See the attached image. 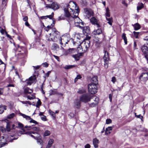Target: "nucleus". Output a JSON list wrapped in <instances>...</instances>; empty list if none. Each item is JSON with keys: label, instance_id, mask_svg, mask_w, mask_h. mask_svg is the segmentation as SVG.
<instances>
[{"label": "nucleus", "instance_id": "obj_29", "mask_svg": "<svg viewBox=\"0 0 148 148\" xmlns=\"http://www.w3.org/2000/svg\"><path fill=\"white\" fill-rule=\"evenodd\" d=\"M20 114L24 118H25L27 120H29L31 119L30 116L26 115L22 113H20Z\"/></svg>", "mask_w": 148, "mask_h": 148}, {"label": "nucleus", "instance_id": "obj_37", "mask_svg": "<svg viewBox=\"0 0 148 148\" xmlns=\"http://www.w3.org/2000/svg\"><path fill=\"white\" fill-rule=\"evenodd\" d=\"M7 1L8 0H2V5L4 8L6 6Z\"/></svg>", "mask_w": 148, "mask_h": 148}, {"label": "nucleus", "instance_id": "obj_17", "mask_svg": "<svg viewBox=\"0 0 148 148\" xmlns=\"http://www.w3.org/2000/svg\"><path fill=\"white\" fill-rule=\"evenodd\" d=\"M80 100L79 101L78 99H77L75 100L74 102V107L75 108L77 109H79L80 108Z\"/></svg>", "mask_w": 148, "mask_h": 148}, {"label": "nucleus", "instance_id": "obj_23", "mask_svg": "<svg viewBox=\"0 0 148 148\" xmlns=\"http://www.w3.org/2000/svg\"><path fill=\"white\" fill-rule=\"evenodd\" d=\"M59 48V47L58 45L55 43L53 44L52 46V50H57Z\"/></svg>", "mask_w": 148, "mask_h": 148}, {"label": "nucleus", "instance_id": "obj_6", "mask_svg": "<svg viewBox=\"0 0 148 148\" xmlns=\"http://www.w3.org/2000/svg\"><path fill=\"white\" fill-rule=\"evenodd\" d=\"M88 87V92L91 94H94L97 92V86L95 84H89Z\"/></svg>", "mask_w": 148, "mask_h": 148}, {"label": "nucleus", "instance_id": "obj_42", "mask_svg": "<svg viewBox=\"0 0 148 148\" xmlns=\"http://www.w3.org/2000/svg\"><path fill=\"white\" fill-rule=\"evenodd\" d=\"M36 132H34L30 131L29 132L27 133V134L30 135L32 137L35 138V137L33 135H32L31 134H36Z\"/></svg>", "mask_w": 148, "mask_h": 148}, {"label": "nucleus", "instance_id": "obj_48", "mask_svg": "<svg viewBox=\"0 0 148 148\" xmlns=\"http://www.w3.org/2000/svg\"><path fill=\"white\" fill-rule=\"evenodd\" d=\"M43 67H47L48 66L49 64L47 62H45L42 64Z\"/></svg>", "mask_w": 148, "mask_h": 148}, {"label": "nucleus", "instance_id": "obj_16", "mask_svg": "<svg viewBox=\"0 0 148 148\" xmlns=\"http://www.w3.org/2000/svg\"><path fill=\"white\" fill-rule=\"evenodd\" d=\"M102 33V30L101 28H99L97 29H95L92 32V34L94 35H99Z\"/></svg>", "mask_w": 148, "mask_h": 148}, {"label": "nucleus", "instance_id": "obj_49", "mask_svg": "<svg viewBox=\"0 0 148 148\" xmlns=\"http://www.w3.org/2000/svg\"><path fill=\"white\" fill-rule=\"evenodd\" d=\"M37 142L38 143H39L41 145H42L43 144V141L41 139H39V140H38L37 141Z\"/></svg>", "mask_w": 148, "mask_h": 148}, {"label": "nucleus", "instance_id": "obj_35", "mask_svg": "<svg viewBox=\"0 0 148 148\" xmlns=\"http://www.w3.org/2000/svg\"><path fill=\"white\" fill-rule=\"evenodd\" d=\"M15 116V114L14 113H12L11 114L8 115L7 118L9 119H11L13 118Z\"/></svg>", "mask_w": 148, "mask_h": 148}, {"label": "nucleus", "instance_id": "obj_4", "mask_svg": "<svg viewBox=\"0 0 148 148\" xmlns=\"http://www.w3.org/2000/svg\"><path fill=\"white\" fill-rule=\"evenodd\" d=\"M18 126L16 127L15 125L11 122L7 123L6 125V129L7 131L8 132H10L13 130H14L16 127H19L21 128H23V125L22 123L19 122L18 123Z\"/></svg>", "mask_w": 148, "mask_h": 148}, {"label": "nucleus", "instance_id": "obj_51", "mask_svg": "<svg viewBox=\"0 0 148 148\" xmlns=\"http://www.w3.org/2000/svg\"><path fill=\"white\" fill-rule=\"evenodd\" d=\"M64 18L63 16H61L58 17V20L60 21L62 20H64Z\"/></svg>", "mask_w": 148, "mask_h": 148}, {"label": "nucleus", "instance_id": "obj_54", "mask_svg": "<svg viewBox=\"0 0 148 148\" xmlns=\"http://www.w3.org/2000/svg\"><path fill=\"white\" fill-rule=\"evenodd\" d=\"M112 81L113 83H114L116 81V79L115 77H113L112 78Z\"/></svg>", "mask_w": 148, "mask_h": 148}, {"label": "nucleus", "instance_id": "obj_13", "mask_svg": "<svg viewBox=\"0 0 148 148\" xmlns=\"http://www.w3.org/2000/svg\"><path fill=\"white\" fill-rule=\"evenodd\" d=\"M36 77L35 75L32 76L30 77L28 80L26 81V82L27 85H30L32 84L35 82Z\"/></svg>", "mask_w": 148, "mask_h": 148}, {"label": "nucleus", "instance_id": "obj_2", "mask_svg": "<svg viewBox=\"0 0 148 148\" xmlns=\"http://www.w3.org/2000/svg\"><path fill=\"white\" fill-rule=\"evenodd\" d=\"M70 41L73 42L74 45H75V42L72 38H70V36L69 34L64 35L62 37H60V38L59 39V42L61 45L62 49H63L62 46L65 47L66 44H67Z\"/></svg>", "mask_w": 148, "mask_h": 148}, {"label": "nucleus", "instance_id": "obj_43", "mask_svg": "<svg viewBox=\"0 0 148 148\" xmlns=\"http://www.w3.org/2000/svg\"><path fill=\"white\" fill-rule=\"evenodd\" d=\"M106 18L110 17V15L108 9L106 10Z\"/></svg>", "mask_w": 148, "mask_h": 148}, {"label": "nucleus", "instance_id": "obj_60", "mask_svg": "<svg viewBox=\"0 0 148 148\" xmlns=\"http://www.w3.org/2000/svg\"><path fill=\"white\" fill-rule=\"evenodd\" d=\"M23 20L24 21H27L28 20V17L27 16L24 17L23 18Z\"/></svg>", "mask_w": 148, "mask_h": 148}, {"label": "nucleus", "instance_id": "obj_26", "mask_svg": "<svg viewBox=\"0 0 148 148\" xmlns=\"http://www.w3.org/2000/svg\"><path fill=\"white\" fill-rule=\"evenodd\" d=\"M122 38L124 40L125 44H127V39L126 36V34L125 33L123 34L122 36Z\"/></svg>", "mask_w": 148, "mask_h": 148}, {"label": "nucleus", "instance_id": "obj_30", "mask_svg": "<svg viewBox=\"0 0 148 148\" xmlns=\"http://www.w3.org/2000/svg\"><path fill=\"white\" fill-rule=\"evenodd\" d=\"M51 134V132L49 130H46L44 133L43 136H46L49 135Z\"/></svg>", "mask_w": 148, "mask_h": 148}, {"label": "nucleus", "instance_id": "obj_61", "mask_svg": "<svg viewBox=\"0 0 148 148\" xmlns=\"http://www.w3.org/2000/svg\"><path fill=\"white\" fill-rule=\"evenodd\" d=\"M51 71H48L46 74V76L47 77H48L49 76L50 74L51 73Z\"/></svg>", "mask_w": 148, "mask_h": 148}, {"label": "nucleus", "instance_id": "obj_28", "mask_svg": "<svg viewBox=\"0 0 148 148\" xmlns=\"http://www.w3.org/2000/svg\"><path fill=\"white\" fill-rule=\"evenodd\" d=\"M91 98L92 99H94L95 102V103H97V104L99 101V98L95 96H93L91 97Z\"/></svg>", "mask_w": 148, "mask_h": 148}, {"label": "nucleus", "instance_id": "obj_50", "mask_svg": "<svg viewBox=\"0 0 148 148\" xmlns=\"http://www.w3.org/2000/svg\"><path fill=\"white\" fill-rule=\"evenodd\" d=\"M135 114L136 117H137L138 118H140V119H141L142 120V119L143 118V117L142 116H141L140 114L139 115H136V113H135Z\"/></svg>", "mask_w": 148, "mask_h": 148}, {"label": "nucleus", "instance_id": "obj_46", "mask_svg": "<svg viewBox=\"0 0 148 148\" xmlns=\"http://www.w3.org/2000/svg\"><path fill=\"white\" fill-rule=\"evenodd\" d=\"M112 121L110 119H107L106 121V124H109L112 123Z\"/></svg>", "mask_w": 148, "mask_h": 148}, {"label": "nucleus", "instance_id": "obj_59", "mask_svg": "<svg viewBox=\"0 0 148 148\" xmlns=\"http://www.w3.org/2000/svg\"><path fill=\"white\" fill-rule=\"evenodd\" d=\"M90 146L89 144H87L85 146V148H90Z\"/></svg>", "mask_w": 148, "mask_h": 148}, {"label": "nucleus", "instance_id": "obj_12", "mask_svg": "<svg viewBox=\"0 0 148 148\" xmlns=\"http://www.w3.org/2000/svg\"><path fill=\"white\" fill-rule=\"evenodd\" d=\"M84 11L85 14L88 18L93 15V12L92 10L90 9L85 8L84 9Z\"/></svg>", "mask_w": 148, "mask_h": 148}, {"label": "nucleus", "instance_id": "obj_24", "mask_svg": "<svg viewBox=\"0 0 148 148\" xmlns=\"http://www.w3.org/2000/svg\"><path fill=\"white\" fill-rule=\"evenodd\" d=\"M133 26L134 27L135 30H138L140 28V25L138 23H136L133 25Z\"/></svg>", "mask_w": 148, "mask_h": 148}, {"label": "nucleus", "instance_id": "obj_3", "mask_svg": "<svg viewBox=\"0 0 148 148\" xmlns=\"http://www.w3.org/2000/svg\"><path fill=\"white\" fill-rule=\"evenodd\" d=\"M49 35L51 37L50 38L47 39L49 41H56L60 37L59 32L55 29L52 30L51 33Z\"/></svg>", "mask_w": 148, "mask_h": 148}, {"label": "nucleus", "instance_id": "obj_7", "mask_svg": "<svg viewBox=\"0 0 148 148\" xmlns=\"http://www.w3.org/2000/svg\"><path fill=\"white\" fill-rule=\"evenodd\" d=\"M91 99V96L87 94H84L80 98L81 101L85 103L90 101Z\"/></svg>", "mask_w": 148, "mask_h": 148}, {"label": "nucleus", "instance_id": "obj_11", "mask_svg": "<svg viewBox=\"0 0 148 148\" xmlns=\"http://www.w3.org/2000/svg\"><path fill=\"white\" fill-rule=\"evenodd\" d=\"M139 78L142 79V81L145 82L148 80V72L142 73Z\"/></svg>", "mask_w": 148, "mask_h": 148}, {"label": "nucleus", "instance_id": "obj_33", "mask_svg": "<svg viewBox=\"0 0 148 148\" xmlns=\"http://www.w3.org/2000/svg\"><path fill=\"white\" fill-rule=\"evenodd\" d=\"M31 129H32L33 130L36 131L35 132H36V134H37V132H38V131L40 130V129L39 127H33Z\"/></svg>", "mask_w": 148, "mask_h": 148}, {"label": "nucleus", "instance_id": "obj_55", "mask_svg": "<svg viewBox=\"0 0 148 148\" xmlns=\"http://www.w3.org/2000/svg\"><path fill=\"white\" fill-rule=\"evenodd\" d=\"M50 114H51V115L53 117L55 118V113L53 112H52V111H50Z\"/></svg>", "mask_w": 148, "mask_h": 148}, {"label": "nucleus", "instance_id": "obj_58", "mask_svg": "<svg viewBox=\"0 0 148 148\" xmlns=\"http://www.w3.org/2000/svg\"><path fill=\"white\" fill-rule=\"evenodd\" d=\"M0 32L2 34H3L4 33V30L1 27H0Z\"/></svg>", "mask_w": 148, "mask_h": 148}, {"label": "nucleus", "instance_id": "obj_5", "mask_svg": "<svg viewBox=\"0 0 148 148\" xmlns=\"http://www.w3.org/2000/svg\"><path fill=\"white\" fill-rule=\"evenodd\" d=\"M103 51L104 53V55L103 57V59L105 62L104 65L105 67L107 69L108 67V63L110 59L109 53L108 52L107 49L106 48H104V49Z\"/></svg>", "mask_w": 148, "mask_h": 148}, {"label": "nucleus", "instance_id": "obj_21", "mask_svg": "<svg viewBox=\"0 0 148 148\" xmlns=\"http://www.w3.org/2000/svg\"><path fill=\"white\" fill-rule=\"evenodd\" d=\"M6 106L1 105L0 106V114H2L6 109Z\"/></svg>", "mask_w": 148, "mask_h": 148}, {"label": "nucleus", "instance_id": "obj_41", "mask_svg": "<svg viewBox=\"0 0 148 148\" xmlns=\"http://www.w3.org/2000/svg\"><path fill=\"white\" fill-rule=\"evenodd\" d=\"M88 104L89 106L92 107L96 106L97 105V103H95V102H93L91 103H89Z\"/></svg>", "mask_w": 148, "mask_h": 148}, {"label": "nucleus", "instance_id": "obj_31", "mask_svg": "<svg viewBox=\"0 0 148 148\" xmlns=\"http://www.w3.org/2000/svg\"><path fill=\"white\" fill-rule=\"evenodd\" d=\"M106 20L108 21V23L110 25H112V23L113 22V20L112 18H106Z\"/></svg>", "mask_w": 148, "mask_h": 148}, {"label": "nucleus", "instance_id": "obj_57", "mask_svg": "<svg viewBox=\"0 0 148 148\" xmlns=\"http://www.w3.org/2000/svg\"><path fill=\"white\" fill-rule=\"evenodd\" d=\"M91 37L90 36H87L85 38V40L84 41H86L87 40H89L90 39Z\"/></svg>", "mask_w": 148, "mask_h": 148}, {"label": "nucleus", "instance_id": "obj_27", "mask_svg": "<svg viewBox=\"0 0 148 148\" xmlns=\"http://www.w3.org/2000/svg\"><path fill=\"white\" fill-rule=\"evenodd\" d=\"M82 45L81 46H79L77 49V51L79 53H82V54L85 52H84V49H82Z\"/></svg>", "mask_w": 148, "mask_h": 148}, {"label": "nucleus", "instance_id": "obj_20", "mask_svg": "<svg viewBox=\"0 0 148 148\" xmlns=\"http://www.w3.org/2000/svg\"><path fill=\"white\" fill-rule=\"evenodd\" d=\"M54 140L53 139H49L46 148H50Z\"/></svg>", "mask_w": 148, "mask_h": 148}, {"label": "nucleus", "instance_id": "obj_18", "mask_svg": "<svg viewBox=\"0 0 148 148\" xmlns=\"http://www.w3.org/2000/svg\"><path fill=\"white\" fill-rule=\"evenodd\" d=\"M99 143L98 139L96 138H95L93 140V144L95 148H97L98 147V144Z\"/></svg>", "mask_w": 148, "mask_h": 148}, {"label": "nucleus", "instance_id": "obj_52", "mask_svg": "<svg viewBox=\"0 0 148 148\" xmlns=\"http://www.w3.org/2000/svg\"><path fill=\"white\" fill-rule=\"evenodd\" d=\"M41 104V102L39 99H38V101L37 102L36 104V106L38 107V106H40Z\"/></svg>", "mask_w": 148, "mask_h": 148}, {"label": "nucleus", "instance_id": "obj_15", "mask_svg": "<svg viewBox=\"0 0 148 148\" xmlns=\"http://www.w3.org/2000/svg\"><path fill=\"white\" fill-rule=\"evenodd\" d=\"M82 56V53H79L77 54L72 55V57L75 59V60L78 61L79 60L81 57Z\"/></svg>", "mask_w": 148, "mask_h": 148}, {"label": "nucleus", "instance_id": "obj_34", "mask_svg": "<svg viewBox=\"0 0 148 148\" xmlns=\"http://www.w3.org/2000/svg\"><path fill=\"white\" fill-rule=\"evenodd\" d=\"M53 26V25H48L47 27H45V28L44 29H45V31L48 32L50 29H51L52 28Z\"/></svg>", "mask_w": 148, "mask_h": 148}, {"label": "nucleus", "instance_id": "obj_32", "mask_svg": "<svg viewBox=\"0 0 148 148\" xmlns=\"http://www.w3.org/2000/svg\"><path fill=\"white\" fill-rule=\"evenodd\" d=\"M75 66V65H66L64 68L66 69H69Z\"/></svg>", "mask_w": 148, "mask_h": 148}, {"label": "nucleus", "instance_id": "obj_56", "mask_svg": "<svg viewBox=\"0 0 148 148\" xmlns=\"http://www.w3.org/2000/svg\"><path fill=\"white\" fill-rule=\"evenodd\" d=\"M53 56L55 58H56L58 61H60V58L58 56H55V55H53Z\"/></svg>", "mask_w": 148, "mask_h": 148}, {"label": "nucleus", "instance_id": "obj_63", "mask_svg": "<svg viewBox=\"0 0 148 148\" xmlns=\"http://www.w3.org/2000/svg\"><path fill=\"white\" fill-rule=\"evenodd\" d=\"M112 95L111 94H110L109 95V99L110 100V101L111 102L112 101Z\"/></svg>", "mask_w": 148, "mask_h": 148}, {"label": "nucleus", "instance_id": "obj_14", "mask_svg": "<svg viewBox=\"0 0 148 148\" xmlns=\"http://www.w3.org/2000/svg\"><path fill=\"white\" fill-rule=\"evenodd\" d=\"M141 50L143 53L145 55V57L148 56V48L145 45L142 47Z\"/></svg>", "mask_w": 148, "mask_h": 148}, {"label": "nucleus", "instance_id": "obj_44", "mask_svg": "<svg viewBox=\"0 0 148 148\" xmlns=\"http://www.w3.org/2000/svg\"><path fill=\"white\" fill-rule=\"evenodd\" d=\"M29 120H30L29 122L30 123H33L34 124H38V122L36 121L33 119H32L31 118V119H30Z\"/></svg>", "mask_w": 148, "mask_h": 148}, {"label": "nucleus", "instance_id": "obj_19", "mask_svg": "<svg viewBox=\"0 0 148 148\" xmlns=\"http://www.w3.org/2000/svg\"><path fill=\"white\" fill-rule=\"evenodd\" d=\"M91 81V83L93 84H95L96 85H97L98 83L97 77L96 76L93 77L92 78Z\"/></svg>", "mask_w": 148, "mask_h": 148}, {"label": "nucleus", "instance_id": "obj_36", "mask_svg": "<svg viewBox=\"0 0 148 148\" xmlns=\"http://www.w3.org/2000/svg\"><path fill=\"white\" fill-rule=\"evenodd\" d=\"M27 97L28 99L29 100H31L35 98V96L34 95H28L27 96Z\"/></svg>", "mask_w": 148, "mask_h": 148}, {"label": "nucleus", "instance_id": "obj_64", "mask_svg": "<svg viewBox=\"0 0 148 148\" xmlns=\"http://www.w3.org/2000/svg\"><path fill=\"white\" fill-rule=\"evenodd\" d=\"M76 78H77L78 79H81L82 78V77L81 76V75H77V76Z\"/></svg>", "mask_w": 148, "mask_h": 148}, {"label": "nucleus", "instance_id": "obj_39", "mask_svg": "<svg viewBox=\"0 0 148 148\" xmlns=\"http://www.w3.org/2000/svg\"><path fill=\"white\" fill-rule=\"evenodd\" d=\"M143 7V4L142 3H140V5L137 7V10L138 11L141 10Z\"/></svg>", "mask_w": 148, "mask_h": 148}, {"label": "nucleus", "instance_id": "obj_1", "mask_svg": "<svg viewBox=\"0 0 148 148\" xmlns=\"http://www.w3.org/2000/svg\"><path fill=\"white\" fill-rule=\"evenodd\" d=\"M66 7L64 9V15L69 23L74 21L75 26L83 29L84 23L78 16L79 11L77 4L74 1H71L69 4H66Z\"/></svg>", "mask_w": 148, "mask_h": 148}, {"label": "nucleus", "instance_id": "obj_22", "mask_svg": "<svg viewBox=\"0 0 148 148\" xmlns=\"http://www.w3.org/2000/svg\"><path fill=\"white\" fill-rule=\"evenodd\" d=\"M112 130L111 127H109L107 128L106 129L105 134L107 135L110 134L111 133L110 131Z\"/></svg>", "mask_w": 148, "mask_h": 148}, {"label": "nucleus", "instance_id": "obj_10", "mask_svg": "<svg viewBox=\"0 0 148 148\" xmlns=\"http://www.w3.org/2000/svg\"><path fill=\"white\" fill-rule=\"evenodd\" d=\"M90 21L92 24L97 26V27L99 28L100 27L99 21L95 17H92L90 19Z\"/></svg>", "mask_w": 148, "mask_h": 148}, {"label": "nucleus", "instance_id": "obj_47", "mask_svg": "<svg viewBox=\"0 0 148 148\" xmlns=\"http://www.w3.org/2000/svg\"><path fill=\"white\" fill-rule=\"evenodd\" d=\"M62 49L64 50V54L65 55H67L69 54V49L68 50H65L63 49Z\"/></svg>", "mask_w": 148, "mask_h": 148}, {"label": "nucleus", "instance_id": "obj_9", "mask_svg": "<svg viewBox=\"0 0 148 148\" xmlns=\"http://www.w3.org/2000/svg\"><path fill=\"white\" fill-rule=\"evenodd\" d=\"M82 49H84V52H86L90 45V41L89 40L84 41V42L82 44Z\"/></svg>", "mask_w": 148, "mask_h": 148}, {"label": "nucleus", "instance_id": "obj_38", "mask_svg": "<svg viewBox=\"0 0 148 148\" xmlns=\"http://www.w3.org/2000/svg\"><path fill=\"white\" fill-rule=\"evenodd\" d=\"M75 49L73 48L70 49H69V54H72L75 53Z\"/></svg>", "mask_w": 148, "mask_h": 148}, {"label": "nucleus", "instance_id": "obj_8", "mask_svg": "<svg viewBox=\"0 0 148 148\" xmlns=\"http://www.w3.org/2000/svg\"><path fill=\"white\" fill-rule=\"evenodd\" d=\"M46 7L47 8H51L54 10H56L59 8V5L56 2H53L51 4H47Z\"/></svg>", "mask_w": 148, "mask_h": 148}, {"label": "nucleus", "instance_id": "obj_40", "mask_svg": "<svg viewBox=\"0 0 148 148\" xmlns=\"http://www.w3.org/2000/svg\"><path fill=\"white\" fill-rule=\"evenodd\" d=\"M77 93L80 94H81L85 93V90L83 89H79L77 91Z\"/></svg>", "mask_w": 148, "mask_h": 148}, {"label": "nucleus", "instance_id": "obj_62", "mask_svg": "<svg viewBox=\"0 0 148 148\" xmlns=\"http://www.w3.org/2000/svg\"><path fill=\"white\" fill-rule=\"evenodd\" d=\"M136 46H137V45H136V43L135 41L134 42V49H136Z\"/></svg>", "mask_w": 148, "mask_h": 148}, {"label": "nucleus", "instance_id": "obj_25", "mask_svg": "<svg viewBox=\"0 0 148 148\" xmlns=\"http://www.w3.org/2000/svg\"><path fill=\"white\" fill-rule=\"evenodd\" d=\"M32 92L33 90H32L28 88H25L24 90V92L25 94L31 93Z\"/></svg>", "mask_w": 148, "mask_h": 148}, {"label": "nucleus", "instance_id": "obj_45", "mask_svg": "<svg viewBox=\"0 0 148 148\" xmlns=\"http://www.w3.org/2000/svg\"><path fill=\"white\" fill-rule=\"evenodd\" d=\"M133 33L134 36L136 38H138V36L139 34V32H136L135 31L133 32Z\"/></svg>", "mask_w": 148, "mask_h": 148}, {"label": "nucleus", "instance_id": "obj_53", "mask_svg": "<svg viewBox=\"0 0 148 148\" xmlns=\"http://www.w3.org/2000/svg\"><path fill=\"white\" fill-rule=\"evenodd\" d=\"M121 3L122 4H123L126 7H127V5L125 2V1L124 0H123L122 1Z\"/></svg>", "mask_w": 148, "mask_h": 148}]
</instances>
